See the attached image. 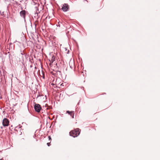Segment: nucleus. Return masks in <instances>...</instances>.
<instances>
[{
	"label": "nucleus",
	"instance_id": "f257e3e1",
	"mask_svg": "<svg viewBox=\"0 0 160 160\" xmlns=\"http://www.w3.org/2000/svg\"><path fill=\"white\" fill-rule=\"evenodd\" d=\"M81 131V129L79 128L75 129L70 131L69 133V135L73 138L77 137L80 135Z\"/></svg>",
	"mask_w": 160,
	"mask_h": 160
},
{
	"label": "nucleus",
	"instance_id": "f03ea898",
	"mask_svg": "<svg viewBox=\"0 0 160 160\" xmlns=\"http://www.w3.org/2000/svg\"><path fill=\"white\" fill-rule=\"evenodd\" d=\"M22 10L19 12V14L20 17L23 18L25 22H26V15L28 14V12L25 10H23L22 7H21Z\"/></svg>",
	"mask_w": 160,
	"mask_h": 160
},
{
	"label": "nucleus",
	"instance_id": "7ed1b4c3",
	"mask_svg": "<svg viewBox=\"0 0 160 160\" xmlns=\"http://www.w3.org/2000/svg\"><path fill=\"white\" fill-rule=\"evenodd\" d=\"M34 108L35 111L38 112H39L42 109L41 105L38 103H34Z\"/></svg>",
	"mask_w": 160,
	"mask_h": 160
},
{
	"label": "nucleus",
	"instance_id": "20e7f679",
	"mask_svg": "<svg viewBox=\"0 0 160 160\" xmlns=\"http://www.w3.org/2000/svg\"><path fill=\"white\" fill-rule=\"evenodd\" d=\"M9 121L6 118H4L2 121V124L4 127H7L9 125Z\"/></svg>",
	"mask_w": 160,
	"mask_h": 160
},
{
	"label": "nucleus",
	"instance_id": "39448f33",
	"mask_svg": "<svg viewBox=\"0 0 160 160\" xmlns=\"http://www.w3.org/2000/svg\"><path fill=\"white\" fill-rule=\"evenodd\" d=\"M69 6L67 3L64 4L61 8V10L64 12L67 11L69 10Z\"/></svg>",
	"mask_w": 160,
	"mask_h": 160
},
{
	"label": "nucleus",
	"instance_id": "423d86ee",
	"mask_svg": "<svg viewBox=\"0 0 160 160\" xmlns=\"http://www.w3.org/2000/svg\"><path fill=\"white\" fill-rule=\"evenodd\" d=\"M66 113H68L72 117V118H74V112L73 111H69L68 110H67L66 112Z\"/></svg>",
	"mask_w": 160,
	"mask_h": 160
},
{
	"label": "nucleus",
	"instance_id": "0eeeda50",
	"mask_svg": "<svg viewBox=\"0 0 160 160\" xmlns=\"http://www.w3.org/2000/svg\"><path fill=\"white\" fill-rule=\"evenodd\" d=\"M58 81H52V82H51L50 83H51V85L54 86V88H56V87H57L56 84H57V83H59V82H57Z\"/></svg>",
	"mask_w": 160,
	"mask_h": 160
},
{
	"label": "nucleus",
	"instance_id": "6e6552de",
	"mask_svg": "<svg viewBox=\"0 0 160 160\" xmlns=\"http://www.w3.org/2000/svg\"><path fill=\"white\" fill-rule=\"evenodd\" d=\"M6 81H0V84H2L3 87H5L6 86Z\"/></svg>",
	"mask_w": 160,
	"mask_h": 160
},
{
	"label": "nucleus",
	"instance_id": "1a4fd4ad",
	"mask_svg": "<svg viewBox=\"0 0 160 160\" xmlns=\"http://www.w3.org/2000/svg\"><path fill=\"white\" fill-rule=\"evenodd\" d=\"M55 60V57L53 55L52 57V58L50 60H49V61L51 62V63H53Z\"/></svg>",
	"mask_w": 160,
	"mask_h": 160
},
{
	"label": "nucleus",
	"instance_id": "9d476101",
	"mask_svg": "<svg viewBox=\"0 0 160 160\" xmlns=\"http://www.w3.org/2000/svg\"><path fill=\"white\" fill-rule=\"evenodd\" d=\"M37 90L36 91L35 90H33L32 91V94H33L34 95H35L34 96H32V97H33L34 96L35 97H36V93H37Z\"/></svg>",
	"mask_w": 160,
	"mask_h": 160
},
{
	"label": "nucleus",
	"instance_id": "9b49d317",
	"mask_svg": "<svg viewBox=\"0 0 160 160\" xmlns=\"http://www.w3.org/2000/svg\"><path fill=\"white\" fill-rule=\"evenodd\" d=\"M42 96V95H41L39 93V92H38V94L37 96L36 97V98H38L39 97H40Z\"/></svg>",
	"mask_w": 160,
	"mask_h": 160
},
{
	"label": "nucleus",
	"instance_id": "f8f14e48",
	"mask_svg": "<svg viewBox=\"0 0 160 160\" xmlns=\"http://www.w3.org/2000/svg\"><path fill=\"white\" fill-rule=\"evenodd\" d=\"M48 138L49 141H51L52 138H51V137L50 136H48Z\"/></svg>",
	"mask_w": 160,
	"mask_h": 160
},
{
	"label": "nucleus",
	"instance_id": "ddd939ff",
	"mask_svg": "<svg viewBox=\"0 0 160 160\" xmlns=\"http://www.w3.org/2000/svg\"><path fill=\"white\" fill-rule=\"evenodd\" d=\"M22 127V126L20 125V124H19L18 126H17V127H16V128H17L18 127V128H21Z\"/></svg>",
	"mask_w": 160,
	"mask_h": 160
},
{
	"label": "nucleus",
	"instance_id": "4468645a",
	"mask_svg": "<svg viewBox=\"0 0 160 160\" xmlns=\"http://www.w3.org/2000/svg\"><path fill=\"white\" fill-rule=\"evenodd\" d=\"M47 144L48 145V146H50L51 145L50 142L47 143Z\"/></svg>",
	"mask_w": 160,
	"mask_h": 160
},
{
	"label": "nucleus",
	"instance_id": "2eb2a0df",
	"mask_svg": "<svg viewBox=\"0 0 160 160\" xmlns=\"http://www.w3.org/2000/svg\"><path fill=\"white\" fill-rule=\"evenodd\" d=\"M25 56L26 58H27L28 57V55H27L26 54H25Z\"/></svg>",
	"mask_w": 160,
	"mask_h": 160
},
{
	"label": "nucleus",
	"instance_id": "dca6fc26",
	"mask_svg": "<svg viewBox=\"0 0 160 160\" xmlns=\"http://www.w3.org/2000/svg\"><path fill=\"white\" fill-rule=\"evenodd\" d=\"M60 86H64V83H62L60 84Z\"/></svg>",
	"mask_w": 160,
	"mask_h": 160
},
{
	"label": "nucleus",
	"instance_id": "f3484780",
	"mask_svg": "<svg viewBox=\"0 0 160 160\" xmlns=\"http://www.w3.org/2000/svg\"><path fill=\"white\" fill-rule=\"evenodd\" d=\"M32 60H33V59H32H32H31L30 58H29V61L30 62H31V63L32 62Z\"/></svg>",
	"mask_w": 160,
	"mask_h": 160
},
{
	"label": "nucleus",
	"instance_id": "a211bd4d",
	"mask_svg": "<svg viewBox=\"0 0 160 160\" xmlns=\"http://www.w3.org/2000/svg\"><path fill=\"white\" fill-rule=\"evenodd\" d=\"M8 53L9 54V57L10 58V52H8Z\"/></svg>",
	"mask_w": 160,
	"mask_h": 160
},
{
	"label": "nucleus",
	"instance_id": "6ab92c4d",
	"mask_svg": "<svg viewBox=\"0 0 160 160\" xmlns=\"http://www.w3.org/2000/svg\"><path fill=\"white\" fill-rule=\"evenodd\" d=\"M25 53H21V54L22 55H25Z\"/></svg>",
	"mask_w": 160,
	"mask_h": 160
},
{
	"label": "nucleus",
	"instance_id": "aec40b11",
	"mask_svg": "<svg viewBox=\"0 0 160 160\" xmlns=\"http://www.w3.org/2000/svg\"><path fill=\"white\" fill-rule=\"evenodd\" d=\"M69 50H68V52H67V53L68 54V53H69Z\"/></svg>",
	"mask_w": 160,
	"mask_h": 160
},
{
	"label": "nucleus",
	"instance_id": "412c9836",
	"mask_svg": "<svg viewBox=\"0 0 160 160\" xmlns=\"http://www.w3.org/2000/svg\"><path fill=\"white\" fill-rule=\"evenodd\" d=\"M35 25V28H36V24L35 23H34Z\"/></svg>",
	"mask_w": 160,
	"mask_h": 160
},
{
	"label": "nucleus",
	"instance_id": "4be33fe9",
	"mask_svg": "<svg viewBox=\"0 0 160 160\" xmlns=\"http://www.w3.org/2000/svg\"><path fill=\"white\" fill-rule=\"evenodd\" d=\"M81 88L82 89V88H83V89H84V87H81Z\"/></svg>",
	"mask_w": 160,
	"mask_h": 160
},
{
	"label": "nucleus",
	"instance_id": "5701e85b",
	"mask_svg": "<svg viewBox=\"0 0 160 160\" xmlns=\"http://www.w3.org/2000/svg\"><path fill=\"white\" fill-rule=\"evenodd\" d=\"M80 101V100L79 101V102H78V105H79V104Z\"/></svg>",
	"mask_w": 160,
	"mask_h": 160
},
{
	"label": "nucleus",
	"instance_id": "b1692460",
	"mask_svg": "<svg viewBox=\"0 0 160 160\" xmlns=\"http://www.w3.org/2000/svg\"><path fill=\"white\" fill-rule=\"evenodd\" d=\"M106 94V93L104 92V93H103L102 94H103H103Z\"/></svg>",
	"mask_w": 160,
	"mask_h": 160
},
{
	"label": "nucleus",
	"instance_id": "393cba45",
	"mask_svg": "<svg viewBox=\"0 0 160 160\" xmlns=\"http://www.w3.org/2000/svg\"><path fill=\"white\" fill-rule=\"evenodd\" d=\"M57 65H58L57 63H56V66H57Z\"/></svg>",
	"mask_w": 160,
	"mask_h": 160
},
{
	"label": "nucleus",
	"instance_id": "a878e982",
	"mask_svg": "<svg viewBox=\"0 0 160 160\" xmlns=\"http://www.w3.org/2000/svg\"><path fill=\"white\" fill-rule=\"evenodd\" d=\"M22 134V132H21V133L20 134V135H21Z\"/></svg>",
	"mask_w": 160,
	"mask_h": 160
},
{
	"label": "nucleus",
	"instance_id": "bb28decb",
	"mask_svg": "<svg viewBox=\"0 0 160 160\" xmlns=\"http://www.w3.org/2000/svg\"><path fill=\"white\" fill-rule=\"evenodd\" d=\"M42 78H43V79H44V76H43Z\"/></svg>",
	"mask_w": 160,
	"mask_h": 160
},
{
	"label": "nucleus",
	"instance_id": "cd10ccee",
	"mask_svg": "<svg viewBox=\"0 0 160 160\" xmlns=\"http://www.w3.org/2000/svg\"><path fill=\"white\" fill-rule=\"evenodd\" d=\"M20 82H20V80H19V82L20 83Z\"/></svg>",
	"mask_w": 160,
	"mask_h": 160
},
{
	"label": "nucleus",
	"instance_id": "c85d7f7f",
	"mask_svg": "<svg viewBox=\"0 0 160 160\" xmlns=\"http://www.w3.org/2000/svg\"><path fill=\"white\" fill-rule=\"evenodd\" d=\"M61 95V93H60V96Z\"/></svg>",
	"mask_w": 160,
	"mask_h": 160
},
{
	"label": "nucleus",
	"instance_id": "c756f323",
	"mask_svg": "<svg viewBox=\"0 0 160 160\" xmlns=\"http://www.w3.org/2000/svg\"><path fill=\"white\" fill-rule=\"evenodd\" d=\"M58 26H59V27H60V25H59V24H58Z\"/></svg>",
	"mask_w": 160,
	"mask_h": 160
},
{
	"label": "nucleus",
	"instance_id": "7c9ffc66",
	"mask_svg": "<svg viewBox=\"0 0 160 160\" xmlns=\"http://www.w3.org/2000/svg\"><path fill=\"white\" fill-rule=\"evenodd\" d=\"M30 67H31V68L32 67V65H31V66H30Z\"/></svg>",
	"mask_w": 160,
	"mask_h": 160
},
{
	"label": "nucleus",
	"instance_id": "2f4dec72",
	"mask_svg": "<svg viewBox=\"0 0 160 160\" xmlns=\"http://www.w3.org/2000/svg\"><path fill=\"white\" fill-rule=\"evenodd\" d=\"M61 82H60L59 83H58V84H60Z\"/></svg>",
	"mask_w": 160,
	"mask_h": 160
},
{
	"label": "nucleus",
	"instance_id": "473e14b6",
	"mask_svg": "<svg viewBox=\"0 0 160 160\" xmlns=\"http://www.w3.org/2000/svg\"><path fill=\"white\" fill-rule=\"evenodd\" d=\"M85 80L84 81V82H85Z\"/></svg>",
	"mask_w": 160,
	"mask_h": 160
},
{
	"label": "nucleus",
	"instance_id": "72a5a7b5",
	"mask_svg": "<svg viewBox=\"0 0 160 160\" xmlns=\"http://www.w3.org/2000/svg\"><path fill=\"white\" fill-rule=\"evenodd\" d=\"M22 140H23V139H24V138H22Z\"/></svg>",
	"mask_w": 160,
	"mask_h": 160
},
{
	"label": "nucleus",
	"instance_id": "f704fd0d",
	"mask_svg": "<svg viewBox=\"0 0 160 160\" xmlns=\"http://www.w3.org/2000/svg\"><path fill=\"white\" fill-rule=\"evenodd\" d=\"M11 82H12V80H11Z\"/></svg>",
	"mask_w": 160,
	"mask_h": 160
},
{
	"label": "nucleus",
	"instance_id": "c9c22d12",
	"mask_svg": "<svg viewBox=\"0 0 160 160\" xmlns=\"http://www.w3.org/2000/svg\"><path fill=\"white\" fill-rule=\"evenodd\" d=\"M21 129L20 130V132H21Z\"/></svg>",
	"mask_w": 160,
	"mask_h": 160
},
{
	"label": "nucleus",
	"instance_id": "e433bc0d",
	"mask_svg": "<svg viewBox=\"0 0 160 160\" xmlns=\"http://www.w3.org/2000/svg\"><path fill=\"white\" fill-rule=\"evenodd\" d=\"M37 81L38 82L39 81L37 80Z\"/></svg>",
	"mask_w": 160,
	"mask_h": 160
}]
</instances>
